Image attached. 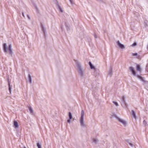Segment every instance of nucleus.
Listing matches in <instances>:
<instances>
[{
    "label": "nucleus",
    "instance_id": "nucleus-1",
    "mask_svg": "<svg viewBox=\"0 0 148 148\" xmlns=\"http://www.w3.org/2000/svg\"><path fill=\"white\" fill-rule=\"evenodd\" d=\"M76 65L77 67V70L78 74L81 77L84 76V71L80 63L78 61H75Z\"/></svg>",
    "mask_w": 148,
    "mask_h": 148
},
{
    "label": "nucleus",
    "instance_id": "nucleus-2",
    "mask_svg": "<svg viewBox=\"0 0 148 148\" xmlns=\"http://www.w3.org/2000/svg\"><path fill=\"white\" fill-rule=\"evenodd\" d=\"M85 113L83 110H81V116L79 119V122L81 126L83 127L85 126V124L84 122V116Z\"/></svg>",
    "mask_w": 148,
    "mask_h": 148
},
{
    "label": "nucleus",
    "instance_id": "nucleus-3",
    "mask_svg": "<svg viewBox=\"0 0 148 148\" xmlns=\"http://www.w3.org/2000/svg\"><path fill=\"white\" fill-rule=\"evenodd\" d=\"M114 116L116 117L118 121L121 122L124 126H125L127 125V122L124 120L117 117L115 114H114Z\"/></svg>",
    "mask_w": 148,
    "mask_h": 148
},
{
    "label": "nucleus",
    "instance_id": "nucleus-4",
    "mask_svg": "<svg viewBox=\"0 0 148 148\" xmlns=\"http://www.w3.org/2000/svg\"><path fill=\"white\" fill-rule=\"evenodd\" d=\"M116 43L122 49L125 48V47L124 45L121 44L119 40L117 41Z\"/></svg>",
    "mask_w": 148,
    "mask_h": 148
},
{
    "label": "nucleus",
    "instance_id": "nucleus-5",
    "mask_svg": "<svg viewBox=\"0 0 148 148\" xmlns=\"http://www.w3.org/2000/svg\"><path fill=\"white\" fill-rule=\"evenodd\" d=\"M8 51L9 53L10 54L12 55V54L13 52L12 51V45L11 44H10L9 45L8 48Z\"/></svg>",
    "mask_w": 148,
    "mask_h": 148
},
{
    "label": "nucleus",
    "instance_id": "nucleus-6",
    "mask_svg": "<svg viewBox=\"0 0 148 148\" xmlns=\"http://www.w3.org/2000/svg\"><path fill=\"white\" fill-rule=\"evenodd\" d=\"M129 69L132 72V74L134 75H136V73L135 71L134 70V69L133 67L132 66L130 67H129Z\"/></svg>",
    "mask_w": 148,
    "mask_h": 148
},
{
    "label": "nucleus",
    "instance_id": "nucleus-7",
    "mask_svg": "<svg viewBox=\"0 0 148 148\" xmlns=\"http://www.w3.org/2000/svg\"><path fill=\"white\" fill-rule=\"evenodd\" d=\"M3 50L5 52H7L8 51V50L7 48V45L6 44L4 43L3 45Z\"/></svg>",
    "mask_w": 148,
    "mask_h": 148
},
{
    "label": "nucleus",
    "instance_id": "nucleus-8",
    "mask_svg": "<svg viewBox=\"0 0 148 148\" xmlns=\"http://www.w3.org/2000/svg\"><path fill=\"white\" fill-rule=\"evenodd\" d=\"M89 64L90 66V68L92 69H93L95 71L96 70V69L95 68V66L92 65L91 63L90 62H89Z\"/></svg>",
    "mask_w": 148,
    "mask_h": 148
},
{
    "label": "nucleus",
    "instance_id": "nucleus-9",
    "mask_svg": "<svg viewBox=\"0 0 148 148\" xmlns=\"http://www.w3.org/2000/svg\"><path fill=\"white\" fill-rule=\"evenodd\" d=\"M137 77L138 78H139L140 79L141 81H143L144 82H145V83H147V81H146L145 80L144 78L143 77H142L141 76H140L139 75H137Z\"/></svg>",
    "mask_w": 148,
    "mask_h": 148
},
{
    "label": "nucleus",
    "instance_id": "nucleus-10",
    "mask_svg": "<svg viewBox=\"0 0 148 148\" xmlns=\"http://www.w3.org/2000/svg\"><path fill=\"white\" fill-rule=\"evenodd\" d=\"M14 126L15 128H17L18 127V124L17 122L16 121H14Z\"/></svg>",
    "mask_w": 148,
    "mask_h": 148
},
{
    "label": "nucleus",
    "instance_id": "nucleus-11",
    "mask_svg": "<svg viewBox=\"0 0 148 148\" xmlns=\"http://www.w3.org/2000/svg\"><path fill=\"white\" fill-rule=\"evenodd\" d=\"M122 101L123 102V103L125 104V106H126V103L125 100V97L124 96H123L122 97Z\"/></svg>",
    "mask_w": 148,
    "mask_h": 148
},
{
    "label": "nucleus",
    "instance_id": "nucleus-12",
    "mask_svg": "<svg viewBox=\"0 0 148 148\" xmlns=\"http://www.w3.org/2000/svg\"><path fill=\"white\" fill-rule=\"evenodd\" d=\"M29 109L31 114L32 115L34 114V111L32 107H30L29 108Z\"/></svg>",
    "mask_w": 148,
    "mask_h": 148
},
{
    "label": "nucleus",
    "instance_id": "nucleus-13",
    "mask_svg": "<svg viewBox=\"0 0 148 148\" xmlns=\"http://www.w3.org/2000/svg\"><path fill=\"white\" fill-rule=\"evenodd\" d=\"M136 69L138 71L140 72L141 71V68L140 67V66L139 65H137L136 66Z\"/></svg>",
    "mask_w": 148,
    "mask_h": 148
},
{
    "label": "nucleus",
    "instance_id": "nucleus-14",
    "mask_svg": "<svg viewBox=\"0 0 148 148\" xmlns=\"http://www.w3.org/2000/svg\"><path fill=\"white\" fill-rule=\"evenodd\" d=\"M41 28L42 29V30L44 33V34H45V32H46V29L44 27L43 25H41Z\"/></svg>",
    "mask_w": 148,
    "mask_h": 148
},
{
    "label": "nucleus",
    "instance_id": "nucleus-15",
    "mask_svg": "<svg viewBox=\"0 0 148 148\" xmlns=\"http://www.w3.org/2000/svg\"><path fill=\"white\" fill-rule=\"evenodd\" d=\"M28 76L29 82L30 83H31L32 82L31 76L29 74H28Z\"/></svg>",
    "mask_w": 148,
    "mask_h": 148
},
{
    "label": "nucleus",
    "instance_id": "nucleus-16",
    "mask_svg": "<svg viewBox=\"0 0 148 148\" xmlns=\"http://www.w3.org/2000/svg\"><path fill=\"white\" fill-rule=\"evenodd\" d=\"M132 115L134 117L135 119H136V114H135L134 111L133 110H132Z\"/></svg>",
    "mask_w": 148,
    "mask_h": 148
},
{
    "label": "nucleus",
    "instance_id": "nucleus-17",
    "mask_svg": "<svg viewBox=\"0 0 148 148\" xmlns=\"http://www.w3.org/2000/svg\"><path fill=\"white\" fill-rule=\"evenodd\" d=\"M93 142L95 143H96L98 141V140L96 138H94L92 139Z\"/></svg>",
    "mask_w": 148,
    "mask_h": 148
},
{
    "label": "nucleus",
    "instance_id": "nucleus-18",
    "mask_svg": "<svg viewBox=\"0 0 148 148\" xmlns=\"http://www.w3.org/2000/svg\"><path fill=\"white\" fill-rule=\"evenodd\" d=\"M69 119H72V115L71 113V112H69Z\"/></svg>",
    "mask_w": 148,
    "mask_h": 148
},
{
    "label": "nucleus",
    "instance_id": "nucleus-19",
    "mask_svg": "<svg viewBox=\"0 0 148 148\" xmlns=\"http://www.w3.org/2000/svg\"><path fill=\"white\" fill-rule=\"evenodd\" d=\"M58 10H59V11H60V12H61V13H62V12H63V10H62V8H61L60 6H59L58 7Z\"/></svg>",
    "mask_w": 148,
    "mask_h": 148
},
{
    "label": "nucleus",
    "instance_id": "nucleus-20",
    "mask_svg": "<svg viewBox=\"0 0 148 148\" xmlns=\"http://www.w3.org/2000/svg\"><path fill=\"white\" fill-rule=\"evenodd\" d=\"M11 87L10 86V83H9V90L10 93H11Z\"/></svg>",
    "mask_w": 148,
    "mask_h": 148
},
{
    "label": "nucleus",
    "instance_id": "nucleus-21",
    "mask_svg": "<svg viewBox=\"0 0 148 148\" xmlns=\"http://www.w3.org/2000/svg\"><path fill=\"white\" fill-rule=\"evenodd\" d=\"M113 103L115 104V105L116 106H119V105L117 102L114 101H113Z\"/></svg>",
    "mask_w": 148,
    "mask_h": 148
},
{
    "label": "nucleus",
    "instance_id": "nucleus-22",
    "mask_svg": "<svg viewBox=\"0 0 148 148\" xmlns=\"http://www.w3.org/2000/svg\"><path fill=\"white\" fill-rule=\"evenodd\" d=\"M37 145L38 148H41V145L39 143H37Z\"/></svg>",
    "mask_w": 148,
    "mask_h": 148
},
{
    "label": "nucleus",
    "instance_id": "nucleus-23",
    "mask_svg": "<svg viewBox=\"0 0 148 148\" xmlns=\"http://www.w3.org/2000/svg\"><path fill=\"white\" fill-rule=\"evenodd\" d=\"M112 73V71L111 69H110L108 72V73L109 74L111 75Z\"/></svg>",
    "mask_w": 148,
    "mask_h": 148
},
{
    "label": "nucleus",
    "instance_id": "nucleus-24",
    "mask_svg": "<svg viewBox=\"0 0 148 148\" xmlns=\"http://www.w3.org/2000/svg\"><path fill=\"white\" fill-rule=\"evenodd\" d=\"M132 55L133 56H137L138 54L137 53H132Z\"/></svg>",
    "mask_w": 148,
    "mask_h": 148
},
{
    "label": "nucleus",
    "instance_id": "nucleus-25",
    "mask_svg": "<svg viewBox=\"0 0 148 148\" xmlns=\"http://www.w3.org/2000/svg\"><path fill=\"white\" fill-rule=\"evenodd\" d=\"M136 43L135 42L133 44H132V47H134L136 46Z\"/></svg>",
    "mask_w": 148,
    "mask_h": 148
},
{
    "label": "nucleus",
    "instance_id": "nucleus-26",
    "mask_svg": "<svg viewBox=\"0 0 148 148\" xmlns=\"http://www.w3.org/2000/svg\"><path fill=\"white\" fill-rule=\"evenodd\" d=\"M20 147L21 148H24L23 147H25V146L22 144L21 145H20Z\"/></svg>",
    "mask_w": 148,
    "mask_h": 148
},
{
    "label": "nucleus",
    "instance_id": "nucleus-27",
    "mask_svg": "<svg viewBox=\"0 0 148 148\" xmlns=\"http://www.w3.org/2000/svg\"><path fill=\"white\" fill-rule=\"evenodd\" d=\"M27 18H28V19L29 20H30V17H29V15H27Z\"/></svg>",
    "mask_w": 148,
    "mask_h": 148
},
{
    "label": "nucleus",
    "instance_id": "nucleus-28",
    "mask_svg": "<svg viewBox=\"0 0 148 148\" xmlns=\"http://www.w3.org/2000/svg\"><path fill=\"white\" fill-rule=\"evenodd\" d=\"M67 122L68 123H71V121H70V119H69L67 121Z\"/></svg>",
    "mask_w": 148,
    "mask_h": 148
},
{
    "label": "nucleus",
    "instance_id": "nucleus-29",
    "mask_svg": "<svg viewBox=\"0 0 148 148\" xmlns=\"http://www.w3.org/2000/svg\"><path fill=\"white\" fill-rule=\"evenodd\" d=\"M129 145H130L132 147L133 146V144L132 143H129Z\"/></svg>",
    "mask_w": 148,
    "mask_h": 148
},
{
    "label": "nucleus",
    "instance_id": "nucleus-30",
    "mask_svg": "<svg viewBox=\"0 0 148 148\" xmlns=\"http://www.w3.org/2000/svg\"><path fill=\"white\" fill-rule=\"evenodd\" d=\"M69 1L71 4L73 3V1L72 0H69Z\"/></svg>",
    "mask_w": 148,
    "mask_h": 148
},
{
    "label": "nucleus",
    "instance_id": "nucleus-31",
    "mask_svg": "<svg viewBox=\"0 0 148 148\" xmlns=\"http://www.w3.org/2000/svg\"><path fill=\"white\" fill-rule=\"evenodd\" d=\"M22 15H23V16L24 17H25V16L24 15V14L23 12H22Z\"/></svg>",
    "mask_w": 148,
    "mask_h": 148
},
{
    "label": "nucleus",
    "instance_id": "nucleus-32",
    "mask_svg": "<svg viewBox=\"0 0 148 148\" xmlns=\"http://www.w3.org/2000/svg\"><path fill=\"white\" fill-rule=\"evenodd\" d=\"M95 38H96L97 37V36H96V35H95Z\"/></svg>",
    "mask_w": 148,
    "mask_h": 148
},
{
    "label": "nucleus",
    "instance_id": "nucleus-33",
    "mask_svg": "<svg viewBox=\"0 0 148 148\" xmlns=\"http://www.w3.org/2000/svg\"><path fill=\"white\" fill-rule=\"evenodd\" d=\"M24 148H26V147H23Z\"/></svg>",
    "mask_w": 148,
    "mask_h": 148
}]
</instances>
